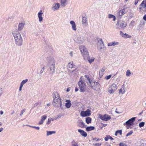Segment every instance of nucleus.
Instances as JSON below:
<instances>
[{"label": "nucleus", "mask_w": 146, "mask_h": 146, "mask_svg": "<svg viewBox=\"0 0 146 146\" xmlns=\"http://www.w3.org/2000/svg\"><path fill=\"white\" fill-rule=\"evenodd\" d=\"M144 122H141L139 124V127H143L144 125Z\"/></svg>", "instance_id": "37998d69"}, {"label": "nucleus", "mask_w": 146, "mask_h": 146, "mask_svg": "<svg viewBox=\"0 0 146 146\" xmlns=\"http://www.w3.org/2000/svg\"><path fill=\"white\" fill-rule=\"evenodd\" d=\"M78 131L80 133V134L82 136L85 137L87 136V133L83 130L79 129L78 130Z\"/></svg>", "instance_id": "393cba45"}, {"label": "nucleus", "mask_w": 146, "mask_h": 146, "mask_svg": "<svg viewBox=\"0 0 146 146\" xmlns=\"http://www.w3.org/2000/svg\"><path fill=\"white\" fill-rule=\"evenodd\" d=\"M84 77L86 78L87 80L86 82L88 85L91 87V86L93 85V83H94L95 82L87 75H85Z\"/></svg>", "instance_id": "ddd939ff"}, {"label": "nucleus", "mask_w": 146, "mask_h": 146, "mask_svg": "<svg viewBox=\"0 0 146 146\" xmlns=\"http://www.w3.org/2000/svg\"><path fill=\"white\" fill-rule=\"evenodd\" d=\"M105 69L104 68H102L99 71V75L100 76H102L104 74V72L105 71Z\"/></svg>", "instance_id": "c9c22d12"}, {"label": "nucleus", "mask_w": 146, "mask_h": 146, "mask_svg": "<svg viewBox=\"0 0 146 146\" xmlns=\"http://www.w3.org/2000/svg\"><path fill=\"white\" fill-rule=\"evenodd\" d=\"M111 75H110L108 76H107L105 77V79L106 80H108L111 77Z\"/></svg>", "instance_id": "49530a36"}, {"label": "nucleus", "mask_w": 146, "mask_h": 146, "mask_svg": "<svg viewBox=\"0 0 146 146\" xmlns=\"http://www.w3.org/2000/svg\"><path fill=\"white\" fill-rule=\"evenodd\" d=\"M143 19L145 21H146V15H145L143 16Z\"/></svg>", "instance_id": "13d9d810"}, {"label": "nucleus", "mask_w": 146, "mask_h": 146, "mask_svg": "<svg viewBox=\"0 0 146 146\" xmlns=\"http://www.w3.org/2000/svg\"><path fill=\"white\" fill-rule=\"evenodd\" d=\"M143 110H142V111H141V112H140V113H139V115H141V114H142L143 113Z\"/></svg>", "instance_id": "69168bd1"}, {"label": "nucleus", "mask_w": 146, "mask_h": 146, "mask_svg": "<svg viewBox=\"0 0 146 146\" xmlns=\"http://www.w3.org/2000/svg\"><path fill=\"white\" fill-rule=\"evenodd\" d=\"M28 81L27 79H26L24 80H23L20 84V85L23 86V85L25 84Z\"/></svg>", "instance_id": "ea45409f"}, {"label": "nucleus", "mask_w": 146, "mask_h": 146, "mask_svg": "<svg viewBox=\"0 0 146 146\" xmlns=\"http://www.w3.org/2000/svg\"><path fill=\"white\" fill-rule=\"evenodd\" d=\"M109 137V139H110L111 140H113V139L110 136Z\"/></svg>", "instance_id": "052dcab7"}, {"label": "nucleus", "mask_w": 146, "mask_h": 146, "mask_svg": "<svg viewBox=\"0 0 146 146\" xmlns=\"http://www.w3.org/2000/svg\"><path fill=\"white\" fill-rule=\"evenodd\" d=\"M93 85L91 86V88L95 90H98L100 88V84L98 82L93 83Z\"/></svg>", "instance_id": "2eb2a0df"}, {"label": "nucleus", "mask_w": 146, "mask_h": 146, "mask_svg": "<svg viewBox=\"0 0 146 146\" xmlns=\"http://www.w3.org/2000/svg\"><path fill=\"white\" fill-rule=\"evenodd\" d=\"M32 128H35L37 130H39L40 129V127H38L34 126L32 127Z\"/></svg>", "instance_id": "6e6d98bb"}, {"label": "nucleus", "mask_w": 146, "mask_h": 146, "mask_svg": "<svg viewBox=\"0 0 146 146\" xmlns=\"http://www.w3.org/2000/svg\"><path fill=\"white\" fill-rule=\"evenodd\" d=\"M80 92H84L86 90V84L82 81H79L78 83Z\"/></svg>", "instance_id": "423d86ee"}, {"label": "nucleus", "mask_w": 146, "mask_h": 146, "mask_svg": "<svg viewBox=\"0 0 146 146\" xmlns=\"http://www.w3.org/2000/svg\"><path fill=\"white\" fill-rule=\"evenodd\" d=\"M48 65L49 67V71L51 74H53L55 72V61L53 56H49L47 57L46 59Z\"/></svg>", "instance_id": "f257e3e1"}, {"label": "nucleus", "mask_w": 146, "mask_h": 146, "mask_svg": "<svg viewBox=\"0 0 146 146\" xmlns=\"http://www.w3.org/2000/svg\"><path fill=\"white\" fill-rule=\"evenodd\" d=\"M56 132L54 131H46V136H48L50 135H51L52 134H54Z\"/></svg>", "instance_id": "2f4dec72"}, {"label": "nucleus", "mask_w": 146, "mask_h": 146, "mask_svg": "<svg viewBox=\"0 0 146 146\" xmlns=\"http://www.w3.org/2000/svg\"><path fill=\"white\" fill-rule=\"evenodd\" d=\"M110 136L109 135H106V137H105L104 138V140L105 141H107L108 140V139H109V137Z\"/></svg>", "instance_id": "09e8293b"}, {"label": "nucleus", "mask_w": 146, "mask_h": 146, "mask_svg": "<svg viewBox=\"0 0 146 146\" xmlns=\"http://www.w3.org/2000/svg\"><path fill=\"white\" fill-rule=\"evenodd\" d=\"M25 111V109H24L23 110H22L21 112V113L20 114V116H22V115L23 114V113Z\"/></svg>", "instance_id": "de8ad7c7"}, {"label": "nucleus", "mask_w": 146, "mask_h": 146, "mask_svg": "<svg viewBox=\"0 0 146 146\" xmlns=\"http://www.w3.org/2000/svg\"><path fill=\"white\" fill-rule=\"evenodd\" d=\"M75 66L73 64V62H70L68 65V67L71 68H74Z\"/></svg>", "instance_id": "7c9ffc66"}, {"label": "nucleus", "mask_w": 146, "mask_h": 146, "mask_svg": "<svg viewBox=\"0 0 146 146\" xmlns=\"http://www.w3.org/2000/svg\"><path fill=\"white\" fill-rule=\"evenodd\" d=\"M125 83H123V85L122 86L121 88L119 90V93H121L123 94L125 93Z\"/></svg>", "instance_id": "4be33fe9"}, {"label": "nucleus", "mask_w": 146, "mask_h": 146, "mask_svg": "<svg viewBox=\"0 0 146 146\" xmlns=\"http://www.w3.org/2000/svg\"><path fill=\"white\" fill-rule=\"evenodd\" d=\"M94 145H95L97 146H100L101 145V143H94Z\"/></svg>", "instance_id": "3c124183"}, {"label": "nucleus", "mask_w": 146, "mask_h": 146, "mask_svg": "<svg viewBox=\"0 0 146 146\" xmlns=\"http://www.w3.org/2000/svg\"><path fill=\"white\" fill-rule=\"evenodd\" d=\"M80 124L81 125L80 126L81 128H84L86 126L85 124L82 121H80Z\"/></svg>", "instance_id": "79ce46f5"}, {"label": "nucleus", "mask_w": 146, "mask_h": 146, "mask_svg": "<svg viewBox=\"0 0 146 146\" xmlns=\"http://www.w3.org/2000/svg\"><path fill=\"white\" fill-rule=\"evenodd\" d=\"M84 77L86 78L87 80L86 82L88 85L91 87V86L93 85V83H94L95 82L87 75H85Z\"/></svg>", "instance_id": "f8f14e48"}, {"label": "nucleus", "mask_w": 146, "mask_h": 146, "mask_svg": "<svg viewBox=\"0 0 146 146\" xmlns=\"http://www.w3.org/2000/svg\"><path fill=\"white\" fill-rule=\"evenodd\" d=\"M66 0H60V3L62 6H65Z\"/></svg>", "instance_id": "4c0bfd02"}, {"label": "nucleus", "mask_w": 146, "mask_h": 146, "mask_svg": "<svg viewBox=\"0 0 146 146\" xmlns=\"http://www.w3.org/2000/svg\"><path fill=\"white\" fill-rule=\"evenodd\" d=\"M43 14V13L41 10H40L39 12L38 13L37 16L38 18V21L40 23H41L43 21V18L42 16Z\"/></svg>", "instance_id": "f3484780"}, {"label": "nucleus", "mask_w": 146, "mask_h": 146, "mask_svg": "<svg viewBox=\"0 0 146 146\" xmlns=\"http://www.w3.org/2000/svg\"><path fill=\"white\" fill-rule=\"evenodd\" d=\"M146 1H143L140 5V7H146Z\"/></svg>", "instance_id": "58836bf2"}, {"label": "nucleus", "mask_w": 146, "mask_h": 146, "mask_svg": "<svg viewBox=\"0 0 146 146\" xmlns=\"http://www.w3.org/2000/svg\"><path fill=\"white\" fill-rule=\"evenodd\" d=\"M47 118V116L46 115H43L41 116V119L39 122L38 124L39 125H41L43 124L44 122L46 119Z\"/></svg>", "instance_id": "412c9836"}, {"label": "nucleus", "mask_w": 146, "mask_h": 146, "mask_svg": "<svg viewBox=\"0 0 146 146\" xmlns=\"http://www.w3.org/2000/svg\"><path fill=\"white\" fill-rule=\"evenodd\" d=\"M133 73L131 72L129 70H127L126 72V76L127 77H130L131 75H132Z\"/></svg>", "instance_id": "473e14b6"}, {"label": "nucleus", "mask_w": 146, "mask_h": 146, "mask_svg": "<svg viewBox=\"0 0 146 146\" xmlns=\"http://www.w3.org/2000/svg\"><path fill=\"white\" fill-rule=\"evenodd\" d=\"M127 25V23L123 21H118L116 24V25L119 29H124Z\"/></svg>", "instance_id": "0eeeda50"}, {"label": "nucleus", "mask_w": 146, "mask_h": 146, "mask_svg": "<svg viewBox=\"0 0 146 146\" xmlns=\"http://www.w3.org/2000/svg\"><path fill=\"white\" fill-rule=\"evenodd\" d=\"M95 129V127L93 126L87 127L86 128V130L87 131L93 130Z\"/></svg>", "instance_id": "c756f323"}, {"label": "nucleus", "mask_w": 146, "mask_h": 146, "mask_svg": "<svg viewBox=\"0 0 146 146\" xmlns=\"http://www.w3.org/2000/svg\"><path fill=\"white\" fill-rule=\"evenodd\" d=\"M66 103L65 104V106L67 108H70L71 105V101L69 100H66Z\"/></svg>", "instance_id": "bb28decb"}, {"label": "nucleus", "mask_w": 146, "mask_h": 146, "mask_svg": "<svg viewBox=\"0 0 146 146\" xmlns=\"http://www.w3.org/2000/svg\"><path fill=\"white\" fill-rule=\"evenodd\" d=\"M44 67H43L42 68V69L40 71V74H41L43 72L44 70Z\"/></svg>", "instance_id": "864d4df0"}, {"label": "nucleus", "mask_w": 146, "mask_h": 146, "mask_svg": "<svg viewBox=\"0 0 146 146\" xmlns=\"http://www.w3.org/2000/svg\"><path fill=\"white\" fill-rule=\"evenodd\" d=\"M100 118L103 120L107 121L110 119L111 117L108 115L105 114L103 116H101Z\"/></svg>", "instance_id": "6ab92c4d"}, {"label": "nucleus", "mask_w": 146, "mask_h": 146, "mask_svg": "<svg viewBox=\"0 0 146 146\" xmlns=\"http://www.w3.org/2000/svg\"><path fill=\"white\" fill-rule=\"evenodd\" d=\"M15 43L18 46H21L22 44L23 39L21 34L19 32L16 33H13Z\"/></svg>", "instance_id": "7ed1b4c3"}, {"label": "nucleus", "mask_w": 146, "mask_h": 146, "mask_svg": "<svg viewBox=\"0 0 146 146\" xmlns=\"http://www.w3.org/2000/svg\"><path fill=\"white\" fill-rule=\"evenodd\" d=\"M116 131L117 133H119L120 135H121L122 134V130H117Z\"/></svg>", "instance_id": "603ef678"}, {"label": "nucleus", "mask_w": 146, "mask_h": 146, "mask_svg": "<svg viewBox=\"0 0 146 146\" xmlns=\"http://www.w3.org/2000/svg\"><path fill=\"white\" fill-rule=\"evenodd\" d=\"M84 77L86 78L87 80L86 82L88 85L91 87V86L93 85V83H94L95 82L87 75H85Z\"/></svg>", "instance_id": "9b49d317"}, {"label": "nucleus", "mask_w": 146, "mask_h": 146, "mask_svg": "<svg viewBox=\"0 0 146 146\" xmlns=\"http://www.w3.org/2000/svg\"><path fill=\"white\" fill-rule=\"evenodd\" d=\"M140 146H146V143H141Z\"/></svg>", "instance_id": "4d7b16f0"}, {"label": "nucleus", "mask_w": 146, "mask_h": 146, "mask_svg": "<svg viewBox=\"0 0 146 146\" xmlns=\"http://www.w3.org/2000/svg\"><path fill=\"white\" fill-rule=\"evenodd\" d=\"M91 111L89 109H87L86 111H82L80 113L81 116L82 117H85L90 116L91 115Z\"/></svg>", "instance_id": "1a4fd4ad"}, {"label": "nucleus", "mask_w": 146, "mask_h": 146, "mask_svg": "<svg viewBox=\"0 0 146 146\" xmlns=\"http://www.w3.org/2000/svg\"><path fill=\"white\" fill-rule=\"evenodd\" d=\"M70 55L71 56H73V52H70Z\"/></svg>", "instance_id": "680f3d73"}, {"label": "nucleus", "mask_w": 146, "mask_h": 146, "mask_svg": "<svg viewBox=\"0 0 146 146\" xmlns=\"http://www.w3.org/2000/svg\"><path fill=\"white\" fill-rule=\"evenodd\" d=\"M3 128L2 127H1L0 128V132H1L3 130Z\"/></svg>", "instance_id": "0e129e2a"}, {"label": "nucleus", "mask_w": 146, "mask_h": 146, "mask_svg": "<svg viewBox=\"0 0 146 146\" xmlns=\"http://www.w3.org/2000/svg\"><path fill=\"white\" fill-rule=\"evenodd\" d=\"M23 86H22L20 85L19 88V91L20 92L21 91L22 89V88H23Z\"/></svg>", "instance_id": "5fc2aeb1"}, {"label": "nucleus", "mask_w": 146, "mask_h": 146, "mask_svg": "<svg viewBox=\"0 0 146 146\" xmlns=\"http://www.w3.org/2000/svg\"><path fill=\"white\" fill-rule=\"evenodd\" d=\"M70 89L69 88H68L67 89V90H66V91L67 92H68L70 91Z\"/></svg>", "instance_id": "338daca9"}, {"label": "nucleus", "mask_w": 146, "mask_h": 146, "mask_svg": "<svg viewBox=\"0 0 146 146\" xmlns=\"http://www.w3.org/2000/svg\"><path fill=\"white\" fill-rule=\"evenodd\" d=\"M25 22L24 21H22L19 23L18 26V30L19 31L22 30L25 25Z\"/></svg>", "instance_id": "a211bd4d"}, {"label": "nucleus", "mask_w": 146, "mask_h": 146, "mask_svg": "<svg viewBox=\"0 0 146 146\" xmlns=\"http://www.w3.org/2000/svg\"><path fill=\"white\" fill-rule=\"evenodd\" d=\"M117 89V85L115 84H112L109 88L108 91L110 94L113 93Z\"/></svg>", "instance_id": "6e6552de"}, {"label": "nucleus", "mask_w": 146, "mask_h": 146, "mask_svg": "<svg viewBox=\"0 0 146 146\" xmlns=\"http://www.w3.org/2000/svg\"><path fill=\"white\" fill-rule=\"evenodd\" d=\"M140 12L143 13V12H145L146 11V7H140Z\"/></svg>", "instance_id": "e433bc0d"}, {"label": "nucleus", "mask_w": 146, "mask_h": 146, "mask_svg": "<svg viewBox=\"0 0 146 146\" xmlns=\"http://www.w3.org/2000/svg\"><path fill=\"white\" fill-rule=\"evenodd\" d=\"M97 48L98 50L100 51L104 50H106V48L102 39H99L98 40L97 43Z\"/></svg>", "instance_id": "39448f33"}, {"label": "nucleus", "mask_w": 146, "mask_h": 146, "mask_svg": "<svg viewBox=\"0 0 146 146\" xmlns=\"http://www.w3.org/2000/svg\"><path fill=\"white\" fill-rule=\"evenodd\" d=\"M53 105L56 107H60L62 109H63L64 106H62V104L61 99L59 94L57 92H54L53 94Z\"/></svg>", "instance_id": "f03ea898"}, {"label": "nucleus", "mask_w": 146, "mask_h": 146, "mask_svg": "<svg viewBox=\"0 0 146 146\" xmlns=\"http://www.w3.org/2000/svg\"><path fill=\"white\" fill-rule=\"evenodd\" d=\"M71 146H78V142L73 140L71 142Z\"/></svg>", "instance_id": "72a5a7b5"}, {"label": "nucleus", "mask_w": 146, "mask_h": 146, "mask_svg": "<svg viewBox=\"0 0 146 146\" xmlns=\"http://www.w3.org/2000/svg\"><path fill=\"white\" fill-rule=\"evenodd\" d=\"M119 145L120 146H127V145L126 144L122 143H119Z\"/></svg>", "instance_id": "8fccbe9b"}, {"label": "nucleus", "mask_w": 146, "mask_h": 146, "mask_svg": "<svg viewBox=\"0 0 146 146\" xmlns=\"http://www.w3.org/2000/svg\"><path fill=\"white\" fill-rule=\"evenodd\" d=\"M120 33L121 36L124 38H127L131 37V35H129L127 33L124 34L122 31H121L120 32Z\"/></svg>", "instance_id": "b1692460"}, {"label": "nucleus", "mask_w": 146, "mask_h": 146, "mask_svg": "<svg viewBox=\"0 0 146 146\" xmlns=\"http://www.w3.org/2000/svg\"><path fill=\"white\" fill-rule=\"evenodd\" d=\"M102 127H105L107 125V124H104L103 123H102Z\"/></svg>", "instance_id": "bf43d9fd"}, {"label": "nucleus", "mask_w": 146, "mask_h": 146, "mask_svg": "<svg viewBox=\"0 0 146 146\" xmlns=\"http://www.w3.org/2000/svg\"><path fill=\"white\" fill-rule=\"evenodd\" d=\"M119 42H112L108 43V46H113L116 45H118Z\"/></svg>", "instance_id": "a878e982"}, {"label": "nucleus", "mask_w": 146, "mask_h": 146, "mask_svg": "<svg viewBox=\"0 0 146 146\" xmlns=\"http://www.w3.org/2000/svg\"><path fill=\"white\" fill-rule=\"evenodd\" d=\"M92 121V119L89 117H87L86 119V123L89 124L91 123Z\"/></svg>", "instance_id": "f704fd0d"}, {"label": "nucleus", "mask_w": 146, "mask_h": 146, "mask_svg": "<svg viewBox=\"0 0 146 146\" xmlns=\"http://www.w3.org/2000/svg\"><path fill=\"white\" fill-rule=\"evenodd\" d=\"M108 18L110 19H113V21H115L116 20V17H115L112 15V14H109L108 15Z\"/></svg>", "instance_id": "c85d7f7f"}, {"label": "nucleus", "mask_w": 146, "mask_h": 146, "mask_svg": "<svg viewBox=\"0 0 146 146\" xmlns=\"http://www.w3.org/2000/svg\"><path fill=\"white\" fill-rule=\"evenodd\" d=\"M79 49L84 58H86L88 57V55H89V53L87 49L84 45H82L80 46Z\"/></svg>", "instance_id": "20e7f679"}, {"label": "nucleus", "mask_w": 146, "mask_h": 146, "mask_svg": "<svg viewBox=\"0 0 146 146\" xmlns=\"http://www.w3.org/2000/svg\"><path fill=\"white\" fill-rule=\"evenodd\" d=\"M133 133V131H131L129 132L126 135V136H129L131 135Z\"/></svg>", "instance_id": "c03bdc74"}, {"label": "nucleus", "mask_w": 146, "mask_h": 146, "mask_svg": "<svg viewBox=\"0 0 146 146\" xmlns=\"http://www.w3.org/2000/svg\"><path fill=\"white\" fill-rule=\"evenodd\" d=\"M60 6L59 3H54V6L52 7V9L54 11H55L58 9Z\"/></svg>", "instance_id": "5701e85b"}, {"label": "nucleus", "mask_w": 146, "mask_h": 146, "mask_svg": "<svg viewBox=\"0 0 146 146\" xmlns=\"http://www.w3.org/2000/svg\"><path fill=\"white\" fill-rule=\"evenodd\" d=\"M75 41L79 44H82L84 41L83 36L80 35H77L75 39Z\"/></svg>", "instance_id": "9d476101"}, {"label": "nucleus", "mask_w": 146, "mask_h": 146, "mask_svg": "<svg viewBox=\"0 0 146 146\" xmlns=\"http://www.w3.org/2000/svg\"><path fill=\"white\" fill-rule=\"evenodd\" d=\"M135 117H133L130 119H129L125 123H124V125H126L129 126L133 125V122L135 120Z\"/></svg>", "instance_id": "4468645a"}, {"label": "nucleus", "mask_w": 146, "mask_h": 146, "mask_svg": "<svg viewBox=\"0 0 146 146\" xmlns=\"http://www.w3.org/2000/svg\"><path fill=\"white\" fill-rule=\"evenodd\" d=\"M75 90V92H76L78 90V88H76Z\"/></svg>", "instance_id": "e2e57ef3"}, {"label": "nucleus", "mask_w": 146, "mask_h": 146, "mask_svg": "<svg viewBox=\"0 0 146 146\" xmlns=\"http://www.w3.org/2000/svg\"><path fill=\"white\" fill-rule=\"evenodd\" d=\"M126 9V8H123L120 10L117 13V16L119 18H121L122 16L126 13L127 11H125Z\"/></svg>", "instance_id": "dca6fc26"}, {"label": "nucleus", "mask_w": 146, "mask_h": 146, "mask_svg": "<svg viewBox=\"0 0 146 146\" xmlns=\"http://www.w3.org/2000/svg\"><path fill=\"white\" fill-rule=\"evenodd\" d=\"M138 2V1H135V4L136 5L137 3Z\"/></svg>", "instance_id": "774afa93"}, {"label": "nucleus", "mask_w": 146, "mask_h": 146, "mask_svg": "<svg viewBox=\"0 0 146 146\" xmlns=\"http://www.w3.org/2000/svg\"><path fill=\"white\" fill-rule=\"evenodd\" d=\"M52 121V119L51 118H48L47 124H49Z\"/></svg>", "instance_id": "a18cd8bd"}, {"label": "nucleus", "mask_w": 146, "mask_h": 146, "mask_svg": "<svg viewBox=\"0 0 146 146\" xmlns=\"http://www.w3.org/2000/svg\"><path fill=\"white\" fill-rule=\"evenodd\" d=\"M85 60H88L89 62L91 64L92 62H93L95 59L94 58L91 57H89V55H88V58H84Z\"/></svg>", "instance_id": "cd10ccee"}, {"label": "nucleus", "mask_w": 146, "mask_h": 146, "mask_svg": "<svg viewBox=\"0 0 146 146\" xmlns=\"http://www.w3.org/2000/svg\"><path fill=\"white\" fill-rule=\"evenodd\" d=\"M70 23L71 25L72 29L74 31H76V26L75 22L73 21H71L70 22Z\"/></svg>", "instance_id": "aec40b11"}, {"label": "nucleus", "mask_w": 146, "mask_h": 146, "mask_svg": "<svg viewBox=\"0 0 146 146\" xmlns=\"http://www.w3.org/2000/svg\"><path fill=\"white\" fill-rule=\"evenodd\" d=\"M82 23L83 24H86L87 23V19L86 17L82 18Z\"/></svg>", "instance_id": "a19ab883"}]
</instances>
